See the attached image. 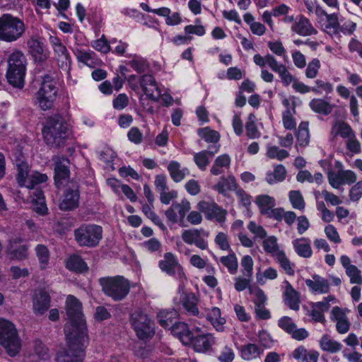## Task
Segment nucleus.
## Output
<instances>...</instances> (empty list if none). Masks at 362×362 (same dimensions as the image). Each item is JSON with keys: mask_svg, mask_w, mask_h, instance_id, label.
<instances>
[{"mask_svg": "<svg viewBox=\"0 0 362 362\" xmlns=\"http://www.w3.org/2000/svg\"><path fill=\"white\" fill-rule=\"evenodd\" d=\"M80 192L77 182H71L64 192L63 197L59 203V209L62 211H72L79 206Z\"/></svg>", "mask_w": 362, "mask_h": 362, "instance_id": "14", "label": "nucleus"}, {"mask_svg": "<svg viewBox=\"0 0 362 362\" xmlns=\"http://www.w3.org/2000/svg\"><path fill=\"white\" fill-rule=\"evenodd\" d=\"M32 196L34 211L41 215L45 214L47 211V208L45 203V197L42 190L36 189L33 192Z\"/></svg>", "mask_w": 362, "mask_h": 362, "instance_id": "46", "label": "nucleus"}, {"mask_svg": "<svg viewBox=\"0 0 362 362\" xmlns=\"http://www.w3.org/2000/svg\"><path fill=\"white\" fill-rule=\"evenodd\" d=\"M219 148L220 145H214L209 150H204L194 154V161L199 170H205L206 169L210 163V158L218 152Z\"/></svg>", "mask_w": 362, "mask_h": 362, "instance_id": "26", "label": "nucleus"}, {"mask_svg": "<svg viewBox=\"0 0 362 362\" xmlns=\"http://www.w3.org/2000/svg\"><path fill=\"white\" fill-rule=\"evenodd\" d=\"M262 247L267 253L271 254L274 257L276 254L281 252L279 249L277 238L274 235L265 238L262 242Z\"/></svg>", "mask_w": 362, "mask_h": 362, "instance_id": "54", "label": "nucleus"}, {"mask_svg": "<svg viewBox=\"0 0 362 362\" xmlns=\"http://www.w3.org/2000/svg\"><path fill=\"white\" fill-rule=\"evenodd\" d=\"M220 262L226 267L230 274H236L238 267V259L233 252L220 258Z\"/></svg>", "mask_w": 362, "mask_h": 362, "instance_id": "51", "label": "nucleus"}, {"mask_svg": "<svg viewBox=\"0 0 362 362\" xmlns=\"http://www.w3.org/2000/svg\"><path fill=\"white\" fill-rule=\"evenodd\" d=\"M219 194L227 196L229 191L235 192L238 188L235 177L232 175L221 177L218 182L213 187Z\"/></svg>", "mask_w": 362, "mask_h": 362, "instance_id": "29", "label": "nucleus"}, {"mask_svg": "<svg viewBox=\"0 0 362 362\" xmlns=\"http://www.w3.org/2000/svg\"><path fill=\"white\" fill-rule=\"evenodd\" d=\"M29 52L34 57L35 61L44 62L47 57L48 54L45 52L42 44L35 37H31L27 42Z\"/></svg>", "mask_w": 362, "mask_h": 362, "instance_id": "33", "label": "nucleus"}, {"mask_svg": "<svg viewBox=\"0 0 362 362\" xmlns=\"http://www.w3.org/2000/svg\"><path fill=\"white\" fill-rule=\"evenodd\" d=\"M190 209L189 202L182 199L180 202H173L170 207L165 211V214L169 221L173 223L179 222L182 226L184 218Z\"/></svg>", "mask_w": 362, "mask_h": 362, "instance_id": "16", "label": "nucleus"}, {"mask_svg": "<svg viewBox=\"0 0 362 362\" xmlns=\"http://www.w3.org/2000/svg\"><path fill=\"white\" fill-rule=\"evenodd\" d=\"M140 86L146 95L153 100H157L161 92L154 77L151 74L143 75L140 80Z\"/></svg>", "mask_w": 362, "mask_h": 362, "instance_id": "23", "label": "nucleus"}, {"mask_svg": "<svg viewBox=\"0 0 362 362\" xmlns=\"http://www.w3.org/2000/svg\"><path fill=\"white\" fill-rule=\"evenodd\" d=\"M42 132L45 143L53 148L63 146L69 135L68 124L60 115L49 117Z\"/></svg>", "mask_w": 362, "mask_h": 362, "instance_id": "2", "label": "nucleus"}, {"mask_svg": "<svg viewBox=\"0 0 362 362\" xmlns=\"http://www.w3.org/2000/svg\"><path fill=\"white\" fill-rule=\"evenodd\" d=\"M335 300L332 295L324 298L323 300L320 302L311 303L310 310L308 311V315L310 316L315 322H325L324 313L330 308L329 303Z\"/></svg>", "mask_w": 362, "mask_h": 362, "instance_id": "17", "label": "nucleus"}, {"mask_svg": "<svg viewBox=\"0 0 362 362\" xmlns=\"http://www.w3.org/2000/svg\"><path fill=\"white\" fill-rule=\"evenodd\" d=\"M66 312L68 321L64 326V333L67 348L57 353L56 361L83 362L88 337L81 303L74 296H68Z\"/></svg>", "mask_w": 362, "mask_h": 362, "instance_id": "1", "label": "nucleus"}, {"mask_svg": "<svg viewBox=\"0 0 362 362\" xmlns=\"http://www.w3.org/2000/svg\"><path fill=\"white\" fill-rule=\"evenodd\" d=\"M320 67V60L317 58L313 59L307 65L305 72V76L310 79L315 78L317 76Z\"/></svg>", "mask_w": 362, "mask_h": 362, "instance_id": "61", "label": "nucleus"}, {"mask_svg": "<svg viewBox=\"0 0 362 362\" xmlns=\"http://www.w3.org/2000/svg\"><path fill=\"white\" fill-rule=\"evenodd\" d=\"M346 274L349 277L351 284H362V275L361 270L355 265L346 268Z\"/></svg>", "mask_w": 362, "mask_h": 362, "instance_id": "60", "label": "nucleus"}, {"mask_svg": "<svg viewBox=\"0 0 362 362\" xmlns=\"http://www.w3.org/2000/svg\"><path fill=\"white\" fill-rule=\"evenodd\" d=\"M297 144L298 145L305 147L310 141V134L308 130V122H302L298 128L296 132Z\"/></svg>", "mask_w": 362, "mask_h": 362, "instance_id": "48", "label": "nucleus"}, {"mask_svg": "<svg viewBox=\"0 0 362 362\" xmlns=\"http://www.w3.org/2000/svg\"><path fill=\"white\" fill-rule=\"evenodd\" d=\"M98 282L103 293L114 301L123 300L130 292L129 280L121 275L102 277Z\"/></svg>", "mask_w": 362, "mask_h": 362, "instance_id": "3", "label": "nucleus"}, {"mask_svg": "<svg viewBox=\"0 0 362 362\" xmlns=\"http://www.w3.org/2000/svg\"><path fill=\"white\" fill-rule=\"evenodd\" d=\"M57 93V88L53 78L49 75H45L41 87L35 94V103L42 110H49L54 105Z\"/></svg>", "mask_w": 362, "mask_h": 362, "instance_id": "7", "label": "nucleus"}, {"mask_svg": "<svg viewBox=\"0 0 362 362\" xmlns=\"http://www.w3.org/2000/svg\"><path fill=\"white\" fill-rule=\"evenodd\" d=\"M177 316V312L173 309L160 310L157 315L159 324L165 329L171 328L176 323Z\"/></svg>", "mask_w": 362, "mask_h": 362, "instance_id": "37", "label": "nucleus"}, {"mask_svg": "<svg viewBox=\"0 0 362 362\" xmlns=\"http://www.w3.org/2000/svg\"><path fill=\"white\" fill-rule=\"evenodd\" d=\"M230 158L227 154H223L218 156L210 170L213 175H219L224 173L225 169L230 168Z\"/></svg>", "mask_w": 362, "mask_h": 362, "instance_id": "40", "label": "nucleus"}, {"mask_svg": "<svg viewBox=\"0 0 362 362\" xmlns=\"http://www.w3.org/2000/svg\"><path fill=\"white\" fill-rule=\"evenodd\" d=\"M206 319L211 322L218 332H223L226 319L221 317V310L217 307H213L206 312Z\"/></svg>", "mask_w": 362, "mask_h": 362, "instance_id": "35", "label": "nucleus"}, {"mask_svg": "<svg viewBox=\"0 0 362 362\" xmlns=\"http://www.w3.org/2000/svg\"><path fill=\"white\" fill-rule=\"evenodd\" d=\"M73 52L78 62L83 63L88 66H92L96 57V54L92 50L86 51L75 48L73 49Z\"/></svg>", "mask_w": 362, "mask_h": 362, "instance_id": "45", "label": "nucleus"}, {"mask_svg": "<svg viewBox=\"0 0 362 362\" xmlns=\"http://www.w3.org/2000/svg\"><path fill=\"white\" fill-rule=\"evenodd\" d=\"M6 78L13 87L21 88L24 86L26 71V57L21 50H14L8 57Z\"/></svg>", "mask_w": 362, "mask_h": 362, "instance_id": "4", "label": "nucleus"}, {"mask_svg": "<svg viewBox=\"0 0 362 362\" xmlns=\"http://www.w3.org/2000/svg\"><path fill=\"white\" fill-rule=\"evenodd\" d=\"M130 322L137 337L147 340L155 334L154 324L148 315L141 311H136L131 315Z\"/></svg>", "mask_w": 362, "mask_h": 362, "instance_id": "10", "label": "nucleus"}, {"mask_svg": "<svg viewBox=\"0 0 362 362\" xmlns=\"http://www.w3.org/2000/svg\"><path fill=\"white\" fill-rule=\"evenodd\" d=\"M47 180V176L45 174L33 172L29 174L21 186H24L28 189H33L36 185L45 182Z\"/></svg>", "mask_w": 362, "mask_h": 362, "instance_id": "49", "label": "nucleus"}, {"mask_svg": "<svg viewBox=\"0 0 362 362\" xmlns=\"http://www.w3.org/2000/svg\"><path fill=\"white\" fill-rule=\"evenodd\" d=\"M255 116L250 114L248 117V121L245 125L246 135L248 138L252 139H258L261 136V133L257 129L255 123Z\"/></svg>", "mask_w": 362, "mask_h": 362, "instance_id": "58", "label": "nucleus"}, {"mask_svg": "<svg viewBox=\"0 0 362 362\" xmlns=\"http://www.w3.org/2000/svg\"><path fill=\"white\" fill-rule=\"evenodd\" d=\"M25 32L22 20L9 13L0 17V41L13 42L20 39Z\"/></svg>", "mask_w": 362, "mask_h": 362, "instance_id": "6", "label": "nucleus"}, {"mask_svg": "<svg viewBox=\"0 0 362 362\" xmlns=\"http://www.w3.org/2000/svg\"><path fill=\"white\" fill-rule=\"evenodd\" d=\"M292 243L296 252L300 257L309 258L312 256L313 250L310 246V241L308 238H297L294 240Z\"/></svg>", "mask_w": 362, "mask_h": 362, "instance_id": "36", "label": "nucleus"}, {"mask_svg": "<svg viewBox=\"0 0 362 362\" xmlns=\"http://www.w3.org/2000/svg\"><path fill=\"white\" fill-rule=\"evenodd\" d=\"M0 344L11 357L21 349V340L15 325L9 320L0 319Z\"/></svg>", "mask_w": 362, "mask_h": 362, "instance_id": "5", "label": "nucleus"}, {"mask_svg": "<svg viewBox=\"0 0 362 362\" xmlns=\"http://www.w3.org/2000/svg\"><path fill=\"white\" fill-rule=\"evenodd\" d=\"M51 297L45 289H40L33 296V309L37 315H43L50 307Z\"/></svg>", "mask_w": 362, "mask_h": 362, "instance_id": "21", "label": "nucleus"}, {"mask_svg": "<svg viewBox=\"0 0 362 362\" xmlns=\"http://www.w3.org/2000/svg\"><path fill=\"white\" fill-rule=\"evenodd\" d=\"M22 240L21 238L15 239L10 242V245L8 247V255H10L11 259H16L18 260H23L25 259L28 256V247L26 245H20L17 247H15L13 244L17 243H21Z\"/></svg>", "mask_w": 362, "mask_h": 362, "instance_id": "42", "label": "nucleus"}, {"mask_svg": "<svg viewBox=\"0 0 362 362\" xmlns=\"http://www.w3.org/2000/svg\"><path fill=\"white\" fill-rule=\"evenodd\" d=\"M267 156L270 159H277L282 160L288 157L289 153L284 149H280L276 146L267 145Z\"/></svg>", "mask_w": 362, "mask_h": 362, "instance_id": "56", "label": "nucleus"}, {"mask_svg": "<svg viewBox=\"0 0 362 362\" xmlns=\"http://www.w3.org/2000/svg\"><path fill=\"white\" fill-rule=\"evenodd\" d=\"M199 136L207 143H213L215 145L220 139V134L217 131L213 130L209 127H204L198 129Z\"/></svg>", "mask_w": 362, "mask_h": 362, "instance_id": "52", "label": "nucleus"}, {"mask_svg": "<svg viewBox=\"0 0 362 362\" xmlns=\"http://www.w3.org/2000/svg\"><path fill=\"white\" fill-rule=\"evenodd\" d=\"M330 320L336 322V329L339 334H346L349 332L351 322H349L346 311L339 306L332 308L330 313Z\"/></svg>", "mask_w": 362, "mask_h": 362, "instance_id": "22", "label": "nucleus"}, {"mask_svg": "<svg viewBox=\"0 0 362 362\" xmlns=\"http://www.w3.org/2000/svg\"><path fill=\"white\" fill-rule=\"evenodd\" d=\"M354 132L351 127L346 122L336 121L331 128L330 134L332 140L335 139L337 136H340L344 139H349L350 136H354Z\"/></svg>", "mask_w": 362, "mask_h": 362, "instance_id": "34", "label": "nucleus"}, {"mask_svg": "<svg viewBox=\"0 0 362 362\" xmlns=\"http://www.w3.org/2000/svg\"><path fill=\"white\" fill-rule=\"evenodd\" d=\"M76 243L83 247H94L102 238V227L95 224H83L74 230Z\"/></svg>", "mask_w": 362, "mask_h": 362, "instance_id": "9", "label": "nucleus"}, {"mask_svg": "<svg viewBox=\"0 0 362 362\" xmlns=\"http://www.w3.org/2000/svg\"><path fill=\"white\" fill-rule=\"evenodd\" d=\"M275 259L288 275H294V269L291 266L290 260L287 258L284 251L279 252L277 254H276Z\"/></svg>", "mask_w": 362, "mask_h": 362, "instance_id": "55", "label": "nucleus"}, {"mask_svg": "<svg viewBox=\"0 0 362 362\" xmlns=\"http://www.w3.org/2000/svg\"><path fill=\"white\" fill-rule=\"evenodd\" d=\"M255 202L259 207L261 214L264 216L276 205L275 199L267 194L257 196Z\"/></svg>", "mask_w": 362, "mask_h": 362, "instance_id": "41", "label": "nucleus"}, {"mask_svg": "<svg viewBox=\"0 0 362 362\" xmlns=\"http://www.w3.org/2000/svg\"><path fill=\"white\" fill-rule=\"evenodd\" d=\"M66 267L75 272L82 273L88 270L86 263L78 255H72L66 261Z\"/></svg>", "mask_w": 362, "mask_h": 362, "instance_id": "43", "label": "nucleus"}, {"mask_svg": "<svg viewBox=\"0 0 362 362\" xmlns=\"http://www.w3.org/2000/svg\"><path fill=\"white\" fill-rule=\"evenodd\" d=\"M209 233L204 228H190L182 230L181 238L187 245H194L197 248L204 250L209 247Z\"/></svg>", "mask_w": 362, "mask_h": 362, "instance_id": "12", "label": "nucleus"}, {"mask_svg": "<svg viewBox=\"0 0 362 362\" xmlns=\"http://www.w3.org/2000/svg\"><path fill=\"white\" fill-rule=\"evenodd\" d=\"M291 30L301 36H310L317 33L310 21L303 16H300L297 18L295 23L291 26Z\"/></svg>", "mask_w": 362, "mask_h": 362, "instance_id": "27", "label": "nucleus"}, {"mask_svg": "<svg viewBox=\"0 0 362 362\" xmlns=\"http://www.w3.org/2000/svg\"><path fill=\"white\" fill-rule=\"evenodd\" d=\"M240 264L244 276L251 278L253 274V259L250 255H245L241 259Z\"/></svg>", "mask_w": 362, "mask_h": 362, "instance_id": "62", "label": "nucleus"}, {"mask_svg": "<svg viewBox=\"0 0 362 362\" xmlns=\"http://www.w3.org/2000/svg\"><path fill=\"white\" fill-rule=\"evenodd\" d=\"M284 284L286 286L283 293L284 301L291 310L297 311L300 308V293L288 281L286 280Z\"/></svg>", "mask_w": 362, "mask_h": 362, "instance_id": "24", "label": "nucleus"}, {"mask_svg": "<svg viewBox=\"0 0 362 362\" xmlns=\"http://www.w3.org/2000/svg\"><path fill=\"white\" fill-rule=\"evenodd\" d=\"M263 352V349H262L257 344L253 343L243 344L240 348L241 358L247 361L260 358Z\"/></svg>", "mask_w": 362, "mask_h": 362, "instance_id": "30", "label": "nucleus"}, {"mask_svg": "<svg viewBox=\"0 0 362 362\" xmlns=\"http://www.w3.org/2000/svg\"><path fill=\"white\" fill-rule=\"evenodd\" d=\"M91 46L101 53L106 54L110 51V43L104 35L100 39L92 41Z\"/></svg>", "mask_w": 362, "mask_h": 362, "instance_id": "63", "label": "nucleus"}, {"mask_svg": "<svg viewBox=\"0 0 362 362\" xmlns=\"http://www.w3.org/2000/svg\"><path fill=\"white\" fill-rule=\"evenodd\" d=\"M254 63L262 68L269 66L273 71L277 73L284 86H288L296 80L291 74L288 71L286 66L279 63L271 54L262 56L256 54L253 57Z\"/></svg>", "mask_w": 362, "mask_h": 362, "instance_id": "8", "label": "nucleus"}, {"mask_svg": "<svg viewBox=\"0 0 362 362\" xmlns=\"http://www.w3.org/2000/svg\"><path fill=\"white\" fill-rule=\"evenodd\" d=\"M320 348L325 351L329 353H336L341 350V344L331 339L328 334H324L320 339Z\"/></svg>", "mask_w": 362, "mask_h": 362, "instance_id": "47", "label": "nucleus"}, {"mask_svg": "<svg viewBox=\"0 0 362 362\" xmlns=\"http://www.w3.org/2000/svg\"><path fill=\"white\" fill-rule=\"evenodd\" d=\"M171 332L175 337L178 338L183 344H191L193 334L189 330L186 323L182 322L175 323L171 327Z\"/></svg>", "mask_w": 362, "mask_h": 362, "instance_id": "28", "label": "nucleus"}, {"mask_svg": "<svg viewBox=\"0 0 362 362\" xmlns=\"http://www.w3.org/2000/svg\"><path fill=\"white\" fill-rule=\"evenodd\" d=\"M128 64L138 73L145 72L149 67L148 63L145 59L136 55L129 61Z\"/></svg>", "mask_w": 362, "mask_h": 362, "instance_id": "59", "label": "nucleus"}, {"mask_svg": "<svg viewBox=\"0 0 362 362\" xmlns=\"http://www.w3.org/2000/svg\"><path fill=\"white\" fill-rule=\"evenodd\" d=\"M286 176V170L283 165H277L275 166L273 172H268L266 176L267 182L270 184L282 182Z\"/></svg>", "mask_w": 362, "mask_h": 362, "instance_id": "44", "label": "nucleus"}, {"mask_svg": "<svg viewBox=\"0 0 362 362\" xmlns=\"http://www.w3.org/2000/svg\"><path fill=\"white\" fill-rule=\"evenodd\" d=\"M35 252L41 269H45L49 259V252L47 247L44 245H37L35 247Z\"/></svg>", "mask_w": 362, "mask_h": 362, "instance_id": "57", "label": "nucleus"}, {"mask_svg": "<svg viewBox=\"0 0 362 362\" xmlns=\"http://www.w3.org/2000/svg\"><path fill=\"white\" fill-rule=\"evenodd\" d=\"M278 326L298 341L304 340L309 336L305 328H298L293 320L288 316L281 317L278 320Z\"/></svg>", "mask_w": 362, "mask_h": 362, "instance_id": "18", "label": "nucleus"}, {"mask_svg": "<svg viewBox=\"0 0 362 362\" xmlns=\"http://www.w3.org/2000/svg\"><path fill=\"white\" fill-rule=\"evenodd\" d=\"M305 284L314 294L328 293L330 290L329 281L317 274L313 275L312 279H306Z\"/></svg>", "mask_w": 362, "mask_h": 362, "instance_id": "25", "label": "nucleus"}, {"mask_svg": "<svg viewBox=\"0 0 362 362\" xmlns=\"http://www.w3.org/2000/svg\"><path fill=\"white\" fill-rule=\"evenodd\" d=\"M289 201L292 205V207L295 209L303 211L305 207V203L304 199L298 190H291L288 194Z\"/></svg>", "mask_w": 362, "mask_h": 362, "instance_id": "53", "label": "nucleus"}, {"mask_svg": "<svg viewBox=\"0 0 362 362\" xmlns=\"http://www.w3.org/2000/svg\"><path fill=\"white\" fill-rule=\"evenodd\" d=\"M197 209L204 213L208 220H214L219 223L226 221L227 211L214 202L201 201L197 204Z\"/></svg>", "mask_w": 362, "mask_h": 362, "instance_id": "15", "label": "nucleus"}, {"mask_svg": "<svg viewBox=\"0 0 362 362\" xmlns=\"http://www.w3.org/2000/svg\"><path fill=\"white\" fill-rule=\"evenodd\" d=\"M15 164L18 170L17 180L18 184L21 185L29 175L28 165L23 160V156L17 157L15 159Z\"/></svg>", "mask_w": 362, "mask_h": 362, "instance_id": "50", "label": "nucleus"}, {"mask_svg": "<svg viewBox=\"0 0 362 362\" xmlns=\"http://www.w3.org/2000/svg\"><path fill=\"white\" fill-rule=\"evenodd\" d=\"M167 169L171 179L175 182L182 181L186 176L189 175V170L186 167H182L178 161H170Z\"/></svg>", "mask_w": 362, "mask_h": 362, "instance_id": "32", "label": "nucleus"}, {"mask_svg": "<svg viewBox=\"0 0 362 362\" xmlns=\"http://www.w3.org/2000/svg\"><path fill=\"white\" fill-rule=\"evenodd\" d=\"M158 267L162 272L169 276H173L177 274V277L181 284H184L187 281L183 267L173 253H165L163 259L158 262Z\"/></svg>", "mask_w": 362, "mask_h": 362, "instance_id": "11", "label": "nucleus"}, {"mask_svg": "<svg viewBox=\"0 0 362 362\" xmlns=\"http://www.w3.org/2000/svg\"><path fill=\"white\" fill-rule=\"evenodd\" d=\"M49 42L53 50L58 66L62 69H69L71 64V58L66 47L56 35H50L49 37Z\"/></svg>", "mask_w": 362, "mask_h": 362, "instance_id": "13", "label": "nucleus"}, {"mask_svg": "<svg viewBox=\"0 0 362 362\" xmlns=\"http://www.w3.org/2000/svg\"><path fill=\"white\" fill-rule=\"evenodd\" d=\"M216 344V339L211 333L197 334L192 337L191 344L194 350L199 353H206L212 350V346Z\"/></svg>", "mask_w": 362, "mask_h": 362, "instance_id": "20", "label": "nucleus"}, {"mask_svg": "<svg viewBox=\"0 0 362 362\" xmlns=\"http://www.w3.org/2000/svg\"><path fill=\"white\" fill-rule=\"evenodd\" d=\"M198 298L194 293H185L182 298L183 308L188 314L198 316L199 311L197 307Z\"/></svg>", "mask_w": 362, "mask_h": 362, "instance_id": "39", "label": "nucleus"}, {"mask_svg": "<svg viewBox=\"0 0 362 362\" xmlns=\"http://www.w3.org/2000/svg\"><path fill=\"white\" fill-rule=\"evenodd\" d=\"M54 162V181L57 187H60L64 182L69 177V160L64 157L56 156L53 159Z\"/></svg>", "mask_w": 362, "mask_h": 362, "instance_id": "19", "label": "nucleus"}, {"mask_svg": "<svg viewBox=\"0 0 362 362\" xmlns=\"http://www.w3.org/2000/svg\"><path fill=\"white\" fill-rule=\"evenodd\" d=\"M310 109L319 114L327 115L332 112L334 105L322 98H314L309 103Z\"/></svg>", "mask_w": 362, "mask_h": 362, "instance_id": "38", "label": "nucleus"}, {"mask_svg": "<svg viewBox=\"0 0 362 362\" xmlns=\"http://www.w3.org/2000/svg\"><path fill=\"white\" fill-rule=\"evenodd\" d=\"M298 362H317L320 354L315 350H307L304 346L297 347L292 353Z\"/></svg>", "mask_w": 362, "mask_h": 362, "instance_id": "31", "label": "nucleus"}, {"mask_svg": "<svg viewBox=\"0 0 362 362\" xmlns=\"http://www.w3.org/2000/svg\"><path fill=\"white\" fill-rule=\"evenodd\" d=\"M250 293L253 296L252 302L255 305L266 304L267 297L264 291L259 287L250 288Z\"/></svg>", "mask_w": 362, "mask_h": 362, "instance_id": "64", "label": "nucleus"}]
</instances>
